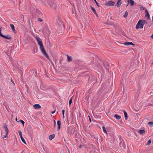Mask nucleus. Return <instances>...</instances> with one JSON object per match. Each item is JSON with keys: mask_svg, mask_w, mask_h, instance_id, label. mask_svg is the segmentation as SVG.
Returning <instances> with one entry per match:
<instances>
[{"mask_svg": "<svg viewBox=\"0 0 153 153\" xmlns=\"http://www.w3.org/2000/svg\"><path fill=\"white\" fill-rule=\"evenodd\" d=\"M35 38L37 40L39 45L41 52L48 59H49V56L47 53L46 52L44 48L41 39L39 36H37L35 37Z\"/></svg>", "mask_w": 153, "mask_h": 153, "instance_id": "nucleus-1", "label": "nucleus"}, {"mask_svg": "<svg viewBox=\"0 0 153 153\" xmlns=\"http://www.w3.org/2000/svg\"><path fill=\"white\" fill-rule=\"evenodd\" d=\"M42 30V32L43 33H44V31H43Z\"/></svg>", "mask_w": 153, "mask_h": 153, "instance_id": "nucleus-45", "label": "nucleus"}, {"mask_svg": "<svg viewBox=\"0 0 153 153\" xmlns=\"http://www.w3.org/2000/svg\"><path fill=\"white\" fill-rule=\"evenodd\" d=\"M146 15L145 17H146L147 19L148 20L149 19H150V15L149 13L148 12L147 10H146Z\"/></svg>", "mask_w": 153, "mask_h": 153, "instance_id": "nucleus-7", "label": "nucleus"}, {"mask_svg": "<svg viewBox=\"0 0 153 153\" xmlns=\"http://www.w3.org/2000/svg\"><path fill=\"white\" fill-rule=\"evenodd\" d=\"M114 117L117 120H120L121 118V117L117 114H115Z\"/></svg>", "mask_w": 153, "mask_h": 153, "instance_id": "nucleus-14", "label": "nucleus"}, {"mask_svg": "<svg viewBox=\"0 0 153 153\" xmlns=\"http://www.w3.org/2000/svg\"><path fill=\"white\" fill-rule=\"evenodd\" d=\"M82 145H80L79 146V147L80 148H81L82 147Z\"/></svg>", "mask_w": 153, "mask_h": 153, "instance_id": "nucleus-43", "label": "nucleus"}, {"mask_svg": "<svg viewBox=\"0 0 153 153\" xmlns=\"http://www.w3.org/2000/svg\"><path fill=\"white\" fill-rule=\"evenodd\" d=\"M152 21L153 22V16H152Z\"/></svg>", "mask_w": 153, "mask_h": 153, "instance_id": "nucleus-44", "label": "nucleus"}, {"mask_svg": "<svg viewBox=\"0 0 153 153\" xmlns=\"http://www.w3.org/2000/svg\"><path fill=\"white\" fill-rule=\"evenodd\" d=\"M140 8L142 10H143L144 9V8L143 7H141Z\"/></svg>", "mask_w": 153, "mask_h": 153, "instance_id": "nucleus-35", "label": "nucleus"}, {"mask_svg": "<svg viewBox=\"0 0 153 153\" xmlns=\"http://www.w3.org/2000/svg\"><path fill=\"white\" fill-rule=\"evenodd\" d=\"M16 120L18 122V121H17V118L16 119Z\"/></svg>", "mask_w": 153, "mask_h": 153, "instance_id": "nucleus-42", "label": "nucleus"}, {"mask_svg": "<svg viewBox=\"0 0 153 153\" xmlns=\"http://www.w3.org/2000/svg\"><path fill=\"white\" fill-rule=\"evenodd\" d=\"M68 152H69V153H70V152H69V150H68Z\"/></svg>", "mask_w": 153, "mask_h": 153, "instance_id": "nucleus-47", "label": "nucleus"}, {"mask_svg": "<svg viewBox=\"0 0 153 153\" xmlns=\"http://www.w3.org/2000/svg\"><path fill=\"white\" fill-rule=\"evenodd\" d=\"M102 129L103 132L107 133V131L105 126H104L102 127Z\"/></svg>", "mask_w": 153, "mask_h": 153, "instance_id": "nucleus-23", "label": "nucleus"}, {"mask_svg": "<svg viewBox=\"0 0 153 153\" xmlns=\"http://www.w3.org/2000/svg\"><path fill=\"white\" fill-rule=\"evenodd\" d=\"M4 36V35H3V34L1 33V31H0V36H1V37H3V36Z\"/></svg>", "mask_w": 153, "mask_h": 153, "instance_id": "nucleus-33", "label": "nucleus"}, {"mask_svg": "<svg viewBox=\"0 0 153 153\" xmlns=\"http://www.w3.org/2000/svg\"><path fill=\"white\" fill-rule=\"evenodd\" d=\"M18 133L19 135L22 134V132L20 130L19 131Z\"/></svg>", "mask_w": 153, "mask_h": 153, "instance_id": "nucleus-32", "label": "nucleus"}, {"mask_svg": "<svg viewBox=\"0 0 153 153\" xmlns=\"http://www.w3.org/2000/svg\"><path fill=\"white\" fill-rule=\"evenodd\" d=\"M115 2L112 1H110L106 3L105 4L110 6H113L114 5Z\"/></svg>", "mask_w": 153, "mask_h": 153, "instance_id": "nucleus-4", "label": "nucleus"}, {"mask_svg": "<svg viewBox=\"0 0 153 153\" xmlns=\"http://www.w3.org/2000/svg\"><path fill=\"white\" fill-rule=\"evenodd\" d=\"M55 135L54 134H52L50 135L49 136V139L50 140H52L55 137Z\"/></svg>", "mask_w": 153, "mask_h": 153, "instance_id": "nucleus-10", "label": "nucleus"}, {"mask_svg": "<svg viewBox=\"0 0 153 153\" xmlns=\"http://www.w3.org/2000/svg\"><path fill=\"white\" fill-rule=\"evenodd\" d=\"M128 13L127 12V11H126V12H125V13H124V17L125 18H126L127 16H128Z\"/></svg>", "mask_w": 153, "mask_h": 153, "instance_id": "nucleus-22", "label": "nucleus"}, {"mask_svg": "<svg viewBox=\"0 0 153 153\" xmlns=\"http://www.w3.org/2000/svg\"><path fill=\"white\" fill-rule=\"evenodd\" d=\"M18 122H20L23 125H24L25 124V122L22 120H19V121H18Z\"/></svg>", "mask_w": 153, "mask_h": 153, "instance_id": "nucleus-24", "label": "nucleus"}, {"mask_svg": "<svg viewBox=\"0 0 153 153\" xmlns=\"http://www.w3.org/2000/svg\"><path fill=\"white\" fill-rule=\"evenodd\" d=\"M41 107V106L39 104H35L33 105V108L35 109H38Z\"/></svg>", "mask_w": 153, "mask_h": 153, "instance_id": "nucleus-6", "label": "nucleus"}, {"mask_svg": "<svg viewBox=\"0 0 153 153\" xmlns=\"http://www.w3.org/2000/svg\"><path fill=\"white\" fill-rule=\"evenodd\" d=\"M72 97H71V99H70L69 102V106L71 105L72 102Z\"/></svg>", "mask_w": 153, "mask_h": 153, "instance_id": "nucleus-21", "label": "nucleus"}, {"mask_svg": "<svg viewBox=\"0 0 153 153\" xmlns=\"http://www.w3.org/2000/svg\"><path fill=\"white\" fill-rule=\"evenodd\" d=\"M21 140L25 144H26V142H25V139H24V138L23 137L22 138H21Z\"/></svg>", "mask_w": 153, "mask_h": 153, "instance_id": "nucleus-25", "label": "nucleus"}, {"mask_svg": "<svg viewBox=\"0 0 153 153\" xmlns=\"http://www.w3.org/2000/svg\"><path fill=\"white\" fill-rule=\"evenodd\" d=\"M94 1H95V3H96V4L97 5V6L98 7H99V5L97 2V1L96 0H94Z\"/></svg>", "mask_w": 153, "mask_h": 153, "instance_id": "nucleus-29", "label": "nucleus"}, {"mask_svg": "<svg viewBox=\"0 0 153 153\" xmlns=\"http://www.w3.org/2000/svg\"><path fill=\"white\" fill-rule=\"evenodd\" d=\"M103 64L104 66L105 67L106 69L107 70H108L109 68H108V64L106 62H104L103 63Z\"/></svg>", "mask_w": 153, "mask_h": 153, "instance_id": "nucleus-11", "label": "nucleus"}, {"mask_svg": "<svg viewBox=\"0 0 153 153\" xmlns=\"http://www.w3.org/2000/svg\"><path fill=\"white\" fill-rule=\"evenodd\" d=\"M35 50H36V52L34 51V53H37V51H38V49H37V48H34L33 49V50H34V51H35Z\"/></svg>", "mask_w": 153, "mask_h": 153, "instance_id": "nucleus-28", "label": "nucleus"}, {"mask_svg": "<svg viewBox=\"0 0 153 153\" xmlns=\"http://www.w3.org/2000/svg\"><path fill=\"white\" fill-rule=\"evenodd\" d=\"M54 125H55L56 124V122L55 120H54Z\"/></svg>", "mask_w": 153, "mask_h": 153, "instance_id": "nucleus-41", "label": "nucleus"}, {"mask_svg": "<svg viewBox=\"0 0 153 153\" xmlns=\"http://www.w3.org/2000/svg\"><path fill=\"white\" fill-rule=\"evenodd\" d=\"M10 26L12 29V31H14L15 30V27L14 25L13 24H11L10 25Z\"/></svg>", "mask_w": 153, "mask_h": 153, "instance_id": "nucleus-16", "label": "nucleus"}, {"mask_svg": "<svg viewBox=\"0 0 153 153\" xmlns=\"http://www.w3.org/2000/svg\"><path fill=\"white\" fill-rule=\"evenodd\" d=\"M124 44L126 46L129 45V42H126L124 43Z\"/></svg>", "mask_w": 153, "mask_h": 153, "instance_id": "nucleus-26", "label": "nucleus"}, {"mask_svg": "<svg viewBox=\"0 0 153 153\" xmlns=\"http://www.w3.org/2000/svg\"><path fill=\"white\" fill-rule=\"evenodd\" d=\"M89 121H90V122H91V118H90V117L89 116Z\"/></svg>", "mask_w": 153, "mask_h": 153, "instance_id": "nucleus-38", "label": "nucleus"}, {"mask_svg": "<svg viewBox=\"0 0 153 153\" xmlns=\"http://www.w3.org/2000/svg\"><path fill=\"white\" fill-rule=\"evenodd\" d=\"M11 82H12L14 84V85H15V84L13 82V79H11Z\"/></svg>", "mask_w": 153, "mask_h": 153, "instance_id": "nucleus-37", "label": "nucleus"}, {"mask_svg": "<svg viewBox=\"0 0 153 153\" xmlns=\"http://www.w3.org/2000/svg\"><path fill=\"white\" fill-rule=\"evenodd\" d=\"M147 24V22L146 20H140L136 25V29H138L140 28H143L144 25Z\"/></svg>", "mask_w": 153, "mask_h": 153, "instance_id": "nucleus-2", "label": "nucleus"}, {"mask_svg": "<svg viewBox=\"0 0 153 153\" xmlns=\"http://www.w3.org/2000/svg\"><path fill=\"white\" fill-rule=\"evenodd\" d=\"M149 105H151V104H150V103H149Z\"/></svg>", "mask_w": 153, "mask_h": 153, "instance_id": "nucleus-46", "label": "nucleus"}, {"mask_svg": "<svg viewBox=\"0 0 153 153\" xmlns=\"http://www.w3.org/2000/svg\"><path fill=\"white\" fill-rule=\"evenodd\" d=\"M121 3V0H118L117 3V6L118 7H119Z\"/></svg>", "mask_w": 153, "mask_h": 153, "instance_id": "nucleus-12", "label": "nucleus"}, {"mask_svg": "<svg viewBox=\"0 0 153 153\" xmlns=\"http://www.w3.org/2000/svg\"><path fill=\"white\" fill-rule=\"evenodd\" d=\"M56 111V110H54V111H52L51 112V113L53 114Z\"/></svg>", "mask_w": 153, "mask_h": 153, "instance_id": "nucleus-36", "label": "nucleus"}, {"mask_svg": "<svg viewBox=\"0 0 153 153\" xmlns=\"http://www.w3.org/2000/svg\"><path fill=\"white\" fill-rule=\"evenodd\" d=\"M151 37L153 39V34L151 36Z\"/></svg>", "mask_w": 153, "mask_h": 153, "instance_id": "nucleus-40", "label": "nucleus"}, {"mask_svg": "<svg viewBox=\"0 0 153 153\" xmlns=\"http://www.w3.org/2000/svg\"><path fill=\"white\" fill-rule=\"evenodd\" d=\"M121 144H122V146L123 147V148H125V145L124 144V143L123 142H121L120 143V146L121 147L122 146H121Z\"/></svg>", "mask_w": 153, "mask_h": 153, "instance_id": "nucleus-19", "label": "nucleus"}, {"mask_svg": "<svg viewBox=\"0 0 153 153\" xmlns=\"http://www.w3.org/2000/svg\"><path fill=\"white\" fill-rule=\"evenodd\" d=\"M129 3L131 5H133L134 4V2L132 0H129Z\"/></svg>", "mask_w": 153, "mask_h": 153, "instance_id": "nucleus-20", "label": "nucleus"}, {"mask_svg": "<svg viewBox=\"0 0 153 153\" xmlns=\"http://www.w3.org/2000/svg\"><path fill=\"white\" fill-rule=\"evenodd\" d=\"M58 125L57 130H59L60 129V126L61 125V122L60 121L58 120L57 122Z\"/></svg>", "mask_w": 153, "mask_h": 153, "instance_id": "nucleus-8", "label": "nucleus"}, {"mask_svg": "<svg viewBox=\"0 0 153 153\" xmlns=\"http://www.w3.org/2000/svg\"><path fill=\"white\" fill-rule=\"evenodd\" d=\"M38 20L40 22H42L43 21L42 19L40 18H38Z\"/></svg>", "mask_w": 153, "mask_h": 153, "instance_id": "nucleus-30", "label": "nucleus"}, {"mask_svg": "<svg viewBox=\"0 0 153 153\" xmlns=\"http://www.w3.org/2000/svg\"><path fill=\"white\" fill-rule=\"evenodd\" d=\"M145 130L144 129H141L138 131V132L142 135H143V134L145 133Z\"/></svg>", "mask_w": 153, "mask_h": 153, "instance_id": "nucleus-5", "label": "nucleus"}, {"mask_svg": "<svg viewBox=\"0 0 153 153\" xmlns=\"http://www.w3.org/2000/svg\"><path fill=\"white\" fill-rule=\"evenodd\" d=\"M123 112L124 113V116L125 117V120H126L127 119V114L126 111L124 110L123 111Z\"/></svg>", "mask_w": 153, "mask_h": 153, "instance_id": "nucleus-15", "label": "nucleus"}, {"mask_svg": "<svg viewBox=\"0 0 153 153\" xmlns=\"http://www.w3.org/2000/svg\"><path fill=\"white\" fill-rule=\"evenodd\" d=\"M68 60V62L71 61L72 60V58L71 56H68V55H67Z\"/></svg>", "mask_w": 153, "mask_h": 153, "instance_id": "nucleus-17", "label": "nucleus"}, {"mask_svg": "<svg viewBox=\"0 0 153 153\" xmlns=\"http://www.w3.org/2000/svg\"><path fill=\"white\" fill-rule=\"evenodd\" d=\"M148 125L151 126V127L153 126V121L149 122L148 123Z\"/></svg>", "mask_w": 153, "mask_h": 153, "instance_id": "nucleus-18", "label": "nucleus"}, {"mask_svg": "<svg viewBox=\"0 0 153 153\" xmlns=\"http://www.w3.org/2000/svg\"><path fill=\"white\" fill-rule=\"evenodd\" d=\"M4 128L5 130V135L4 136H3V138H7L9 132L7 125L6 124H4Z\"/></svg>", "mask_w": 153, "mask_h": 153, "instance_id": "nucleus-3", "label": "nucleus"}, {"mask_svg": "<svg viewBox=\"0 0 153 153\" xmlns=\"http://www.w3.org/2000/svg\"><path fill=\"white\" fill-rule=\"evenodd\" d=\"M4 38H5L6 39H12L10 35H4L3 36V37Z\"/></svg>", "mask_w": 153, "mask_h": 153, "instance_id": "nucleus-9", "label": "nucleus"}, {"mask_svg": "<svg viewBox=\"0 0 153 153\" xmlns=\"http://www.w3.org/2000/svg\"><path fill=\"white\" fill-rule=\"evenodd\" d=\"M129 45H134L133 44V43L132 42H129Z\"/></svg>", "mask_w": 153, "mask_h": 153, "instance_id": "nucleus-34", "label": "nucleus"}, {"mask_svg": "<svg viewBox=\"0 0 153 153\" xmlns=\"http://www.w3.org/2000/svg\"><path fill=\"white\" fill-rule=\"evenodd\" d=\"M151 142V140H149L148 141L147 145H149Z\"/></svg>", "mask_w": 153, "mask_h": 153, "instance_id": "nucleus-27", "label": "nucleus"}, {"mask_svg": "<svg viewBox=\"0 0 153 153\" xmlns=\"http://www.w3.org/2000/svg\"><path fill=\"white\" fill-rule=\"evenodd\" d=\"M20 137V138L21 139L23 137H22V134L21 135H19Z\"/></svg>", "mask_w": 153, "mask_h": 153, "instance_id": "nucleus-39", "label": "nucleus"}, {"mask_svg": "<svg viewBox=\"0 0 153 153\" xmlns=\"http://www.w3.org/2000/svg\"><path fill=\"white\" fill-rule=\"evenodd\" d=\"M65 110H62V114H63V116L64 117V114H65Z\"/></svg>", "mask_w": 153, "mask_h": 153, "instance_id": "nucleus-31", "label": "nucleus"}, {"mask_svg": "<svg viewBox=\"0 0 153 153\" xmlns=\"http://www.w3.org/2000/svg\"><path fill=\"white\" fill-rule=\"evenodd\" d=\"M91 9H92V11H93L94 13L95 14H96L97 16V13H96V10L93 7H91Z\"/></svg>", "mask_w": 153, "mask_h": 153, "instance_id": "nucleus-13", "label": "nucleus"}]
</instances>
